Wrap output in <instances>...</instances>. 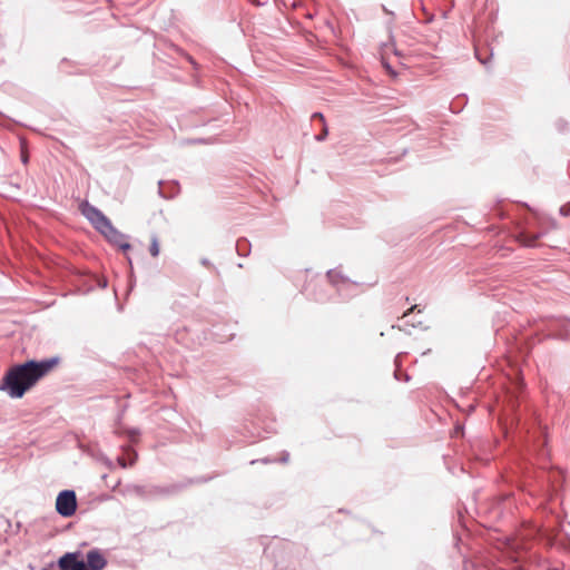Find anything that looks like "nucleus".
I'll return each mask as SVG.
<instances>
[{
  "instance_id": "f257e3e1",
  "label": "nucleus",
  "mask_w": 570,
  "mask_h": 570,
  "mask_svg": "<svg viewBox=\"0 0 570 570\" xmlns=\"http://www.w3.org/2000/svg\"><path fill=\"white\" fill-rule=\"evenodd\" d=\"M58 363L59 357L55 356L41 361L28 360L24 363L12 365L0 382V391L6 392L11 399H21Z\"/></svg>"
},
{
  "instance_id": "f03ea898",
  "label": "nucleus",
  "mask_w": 570,
  "mask_h": 570,
  "mask_svg": "<svg viewBox=\"0 0 570 570\" xmlns=\"http://www.w3.org/2000/svg\"><path fill=\"white\" fill-rule=\"evenodd\" d=\"M80 212L100 234L105 232V228H109L111 224L110 219L99 208L87 200L81 203Z\"/></svg>"
},
{
  "instance_id": "7ed1b4c3",
  "label": "nucleus",
  "mask_w": 570,
  "mask_h": 570,
  "mask_svg": "<svg viewBox=\"0 0 570 570\" xmlns=\"http://www.w3.org/2000/svg\"><path fill=\"white\" fill-rule=\"evenodd\" d=\"M56 510L63 518L72 517L77 510V497L73 490H62L56 500Z\"/></svg>"
},
{
  "instance_id": "20e7f679",
  "label": "nucleus",
  "mask_w": 570,
  "mask_h": 570,
  "mask_svg": "<svg viewBox=\"0 0 570 570\" xmlns=\"http://www.w3.org/2000/svg\"><path fill=\"white\" fill-rule=\"evenodd\" d=\"M109 243L118 246L122 250H128L131 246L126 240V237L124 234L118 232L112 224L109 225V228H105V232L101 233Z\"/></svg>"
},
{
  "instance_id": "39448f33",
  "label": "nucleus",
  "mask_w": 570,
  "mask_h": 570,
  "mask_svg": "<svg viewBox=\"0 0 570 570\" xmlns=\"http://www.w3.org/2000/svg\"><path fill=\"white\" fill-rule=\"evenodd\" d=\"M332 288L327 283L324 284H315L313 288L311 285L306 287L307 295L313 298L315 302L325 303L330 299L328 291Z\"/></svg>"
},
{
  "instance_id": "423d86ee",
  "label": "nucleus",
  "mask_w": 570,
  "mask_h": 570,
  "mask_svg": "<svg viewBox=\"0 0 570 570\" xmlns=\"http://www.w3.org/2000/svg\"><path fill=\"white\" fill-rule=\"evenodd\" d=\"M87 564L90 570H102L107 566V560L97 549H94L87 553Z\"/></svg>"
},
{
  "instance_id": "0eeeda50",
  "label": "nucleus",
  "mask_w": 570,
  "mask_h": 570,
  "mask_svg": "<svg viewBox=\"0 0 570 570\" xmlns=\"http://www.w3.org/2000/svg\"><path fill=\"white\" fill-rule=\"evenodd\" d=\"M77 562H78V554L73 553V552H68L59 559L58 566L61 570H73Z\"/></svg>"
},
{
  "instance_id": "6e6552de",
  "label": "nucleus",
  "mask_w": 570,
  "mask_h": 570,
  "mask_svg": "<svg viewBox=\"0 0 570 570\" xmlns=\"http://www.w3.org/2000/svg\"><path fill=\"white\" fill-rule=\"evenodd\" d=\"M326 277H327V281H328V285L332 286V287H336L337 291H340V287L338 285L341 283H346L347 282V278L344 277L342 275L341 272H338L337 269H328L327 273H326Z\"/></svg>"
},
{
  "instance_id": "1a4fd4ad",
  "label": "nucleus",
  "mask_w": 570,
  "mask_h": 570,
  "mask_svg": "<svg viewBox=\"0 0 570 570\" xmlns=\"http://www.w3.org/2000/svg\"><path fill=\"white\" fill-rule=\"evenodd\" d=\"M543 236V233H537L532 234L529 232H522L520 234V240L525 247H534L538 239H540Z\"/></svg>"
},
{
  "instance_id": "9d476101",
  "label": "nucleus",
  "mask_w": 570,
  "mask_h": 570,
  "mask_svg": "<svg viewBox=\"0 0 570 570\" xmlns=\"http://www.w3.org/2000/svg\"><path fill=\"white\" fill-rule=\"evenodd\" d=\"M520 471L522 475L527 479H537L539 480V476L537 475V472L533 470V463L530 460H523L520 465Z\"/></svg>"
},
{
  "instance_id": "9b49d317",
  "label": "nucleus",
  "mask_w": 570,
  "mask_h": 570,
  "mask_svg": "<svg viewBox=\"0 0 570 570\" xmlns=\"http://www.w3.org/2000/svg\"><path fill=\"white\" fill-rule=\"evenodd\" d=\"M403 354L404 353H399L394 358V365H395L394 377L397 381L409 382L411 380V376L407 373L401 372V366H402L401 357L403 356Z\"/></svg>"
},
{
  "instance_id": "f8f14e48",
  "label": "nucleus",
  "mask_w": 570,
  "mask_h": 570,
  "mask_svg": "<svg viewBox=\"0 0 570 570\" xmlns=\"http://www.w3.org/2000/svg\"><path fill=\"white\" fill-rule=\"evenodd\" d=\"M568 322L569 321L566 322L564 320L557 321V324L560 326V330L557 332H551L550 335L554 338L567 340L569 337ZM550 331H553L552 327L550 328Z\"/></svg>"
},
{
  "instance_id": "ddd939ff",
  "label": "nucleus",
  "mask_w": 570,
  "mask_h": 570,
  "mask_svg": "<svg viewBox=\"0 0 570 570\" xmlns=\"http://www.w3.org/2000/svg\"><path fill=\"white\" fill-rule=\"evenodd\" d=\"M235 247L237 254L242 257H247L250 253V243L246 238H239Z\"/></svg>"
},
{
  "instance_id": "4468645a",
  "label": "nucleus",
  "mask_w": 570,
  "mask_h": 570,
  "mask_svg": "<svg viewBox=\"0 0 570 570\" xmlns=\"http://www.w3.org/2000/svg\"><path fill=\"white\" fill-rule=\"evenodd\" d=\"M138 459V454L135 450H130V461L127 462V459L125 455H120L117 458V463L122 468L126 469L127 466H132Z\"/></svg>"
},
{
  "instance_id": "2eb2a0df",
  "label": "nucleus",
  "mask_w": 570,
  "mask_h": 570,
  "mask_svg": "<svg viewBox=\"0 0 570 570\" xmlns=\"http://www.w3.org/2000/svg\"><path fill=\"white\" fill-rule=\"evenodd\" d=\"M288 460H289V453L287 451H283L282 456L278 460L271 459V458L266 456V458L259 459V462H262L264 464L274 463V462L287 463ZM256 462H258V460H253V461H250V464H254Z\"/></svg>"
},
{
  "instance_id": "dca6fc26",
  "label": "nucleus",
  "mask_w": 570,
  "mask_h": 570,
  "mask_svg": "<svg viewBox=\"0 0 570 570\" xmlns=\"http://www.w3.org/2000/svg\"><path fill=\"white\" fill-rule=\"evenodd\" d=\"M546 445H547V438L541 436L538 440V444L535 445L537 456L539 460H543L548 456V452L546 451Z\"/></svg>"
},
{
  "instance_id": "f3484780",
  "label": "nucleus",
  "mask_w": 570,
  "mask_h": 570,
  "mask_svg": "<svg viewBox=\"0 0 570 570\" xmlns=\"http://www.w3.org/2000/svg\"><path fill=\"white\" fill-rule=\"evenodd\" d=\"M382 50L386 53L389 50H392L395 56H401V52L397 50L393 37L391 36V41L383 45Z\"/></svg>"
},
{
  "instance_id": "a211bd4d",
  "label": "nucleus",
  "mask_w": 570,
  "mask_h": 570,
  "mask_svg": "<svg viewBox=\"0 0 570 570\" xmlns=\"http://www.w3.org/2000/svg\"><path fill=\"white\" fill-rule=\"evenodd\" d=\"M149 252L154 257H157L159 255V244L156 237H154L151 240Z\"/></svg>"
},
{
  "instance_id": "6ab92c4d",
  "label": "nucleus",
  "mask_w": 570,
  "mask_h": 570,
  "mask_svg": "<svg viewBox=\"0 0 570 570\" xmlns=\"http://www.w3.org/2000/svg\"><path fill=\"white\" fill-rule=\"evenodd\" d=\"M328 135V127L326 124L322 125V131L317 135H315V139L317 141H324Z\"/></svg>"
},
{
  "instance_id": "aec40b11",
  "label": "nucleus",
  "mask_w": 570,
  "mask_h": 570,
  "mask_svg": "<svg viewBox=\"0 0 570 570\" xmlns=\"http://www.w3.org/2000/svg\"><path fill=\"white\" fill-rule=\"evenodd\" d=\"M382 66L384 67V69L391 73L392 76H396V72L394 71V69L392 68V66L390 65V62L386 61V59L384 57H382Z\"/></svg>"
},
{
  "instance_id": "412c9836",
  "label": "nucleus",
  "mask_w": 570,
  "mask_h": 570,
  "mask_svg": "<svg viewBox=\"0 0 570 570\" xmlns=\"http://www.w3.org/2000/svg\"><path fill=\"white\" fill-rule=\"evenodd\" d=\"M561 216L568 217L570 216V202L566 205H562L559 209Z\"/></svg>"
},
{
  "instance_id": "4be33fe9",
  "label": "nucleus",
  "mask_w": 570,
  "mask_h": 570,
  "mask_svg": "<svg viewBox=\"0 0 570 570\" xmlns=\"http://www.w3.org/2000/svg\"><path fill=\"white\" fill-rule=\"evenodd\" d=\"M179 489H180V487H179V485H171V487H169V488L161 489V490H160V492H161V493L169 494V493H175V492H177Z\"/></svg>"
},
{
  "instance_id": "5701e85b",
  "label": "nucleus",
  "mask_w": 570,
  "mask_h": 570,
  "mask_svg": "<svg viewBox=\"0 0 570 570\" xmlns=\"http://www.w3.org/2000/svg\"><path fill=\"white\" fill-rule=\"evenodd\" d=\"M73 570H90V569L88 568V564L85 561L78 560Z\"/></svg>"
},
{
  "instance_id": "b1692460",
  "label": "nucleus",
  "mask_w": 570,
  "mask_h": 570,
  "mask_svg": "<svg viewBox=\"0 0 570 570\" xmlns=\"http://www.w3.org/2000/svg\"><path fill=\"white\" fill-rule=\"evenodd\" d=\"M312 119H313V120L318 119V120L321 121V124H322V125H323V124H326L324 115H323L322 112H320V111L314 112V114L312 115Z\"/></svg>"
},
{
  "instance_id": "393cba45",
  "label": "nucleus",
  "mask_w": 570,
  "mask_h": 570,
  "mask_svg": "<svg viewBox=\"0 0 570 570\" xmlns=\"http://www.w3.org/2000/svg\"><path fill=\"white\" fill-rule=\"evenodd\" d=\"M381 8H382L384 13H386V14H389L391 17V22H392L394 20V18H395V13L393 11L389 10L386 8V6H384V4H382Z\"/></svg>"
},
{
  "instance_id": "a878e982",
  "label": "nucleus",
  "mask_w": 570,
  "mask_h": 570,
  "mask_svg": "<svg viewBox=\"0 0 570 570\" xmlns=\"http://www.w3.org/2000/svg\"><path fill=\"white\" fill-rule=\"evenodd\" d=\"M475 57H476V59H478L482 65H484V66H487V65H488V60H487V59H483V58L481 57V55H480V50H479V49H475Z\"/></svg>"
},
{
  "instance_id": "bb28decb",
  "label": "nucleus",
  "mask_w": 570,
  "mask_h": 570,
  "mask_svg": "<svg viewBox=\"0 0 570 570\" xmlns=\"http://www.w3.org/2000/svg\"><path fill=\"white\" fill-rule=\"evenodd\" d=\"M248 1L258 7L267 3V0H248Z\"/></svg>"
},
{
  "instance_id": "cd10ccee",
  "label": "nucleus",
  "mask_w": 570,
  "mask_h": 570,
  "mask_svg": "<svg viewBox=\"0 0 570 570\" xmlns=\"http://www.w3.org/2000/svg\"><path fill=\"white\" fill-rule=\"evenodd\" d=\"M130 450H132V449L131 448H126L125 449V455H126L127 462L130 461Z\"/></svg>"
},
{
  "instance_id": "c85d7f7f",
  "label": "nucleus",
  "mask_w": 570,
  "mask_h": 570,
  "mask_svg": "<svg viewBox=\"0 0 570 570\" xmlns=\"http://www.w3.org/2000/svg\"><path fill=\"white\" fill-rule=\"evenodd\" d=\"M129 435H130L131 438L137 436V435H139V431H138V430H131V431L129 432Z\"/></svg>"
},
{
  "instance_id": "c756f323",
  "label": "nucleus",
  "mask_w": 570,
  "mask_h": 570,
  "mask_svg": "<svg viewBox=\"0 0 570 570\" xmlns=\"http://www.w3.org/2000/svg\"><path fill=\"white\" fill-rule=\"evenodd\" d=\"M202 264H203L204 266H209V265H210V261H209V259H207V258H204V259H202Z\"/></svg>"
},
{
  "instance_id": "7c9ffc66",
  "label": "nucleus",
  "mask_w": 570,
  "mask_h": 570,
  "mask_svg": "<svg viewBox=\"0 0 570 570\" xmlns=\"http://www.w3.org/2000/svg\"><path fill=\"white\" fill-rule=\"evenodd\" d=\"M414 308H415V306H412L407 312H405V313H404V317H406V316L409 315V313H410L412 309H414Z\"/></svg>"
}]
</instances>
